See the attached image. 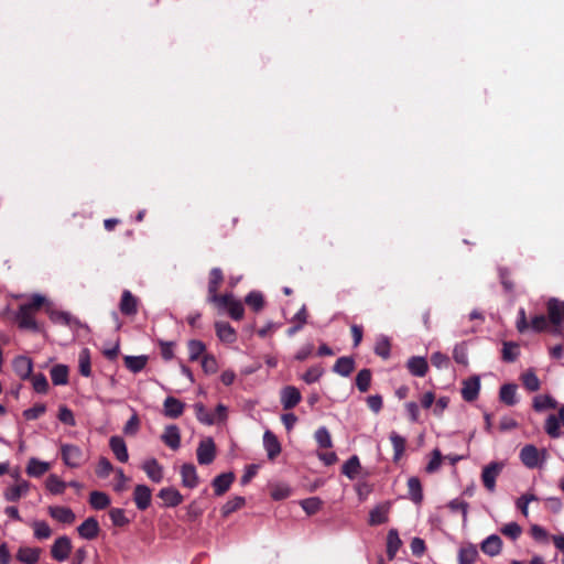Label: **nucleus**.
Segmentation results:
<instances>
[{
    "instance_id": "obj_7",
    "label": "nucleus",
    "mask_w": 564,
    "mask_h": 564,
    "mask_svg": "<svg viewBox=\"0 0 564 564\" xmlns=\"http://www.w3.org/2000/svg\"><path fill=\"white\" fill-rule=\"evenodd\" d=\"M224 297L228 299L224 302H216L219 308L228 310L231 318L239 321L243 317V306L240 301L236 300L232 294H225Z\"/></svg>"
},
{
    "instance_id": "obj_36",
    "label": "nucleus",
    "mask_w": 564,
    "mask_h": 564,
    "mask_svg": "<svg viewBox=\"0 0 564 564\" xmlns=\"http://www.w3.org/2000/svg\"><path fill=\"white\" fill-rule=\"evenodd\" d=\"M500 400L507 405H514L517 403V386L503 384L500 388Z\"/></svg>"
},
{
    "instance_id": "obj_64",
    "label": "nucleus",
    "mask_w": 564,
    "mask_h": 564,
    "mask_svg": "<svg viewBox=\"0 0 564 564\" xmlns=\"http://www.w3.org/2000/svg\"><path fill=\"white\" fill-rule=\"evenodd\" d=\"M519 355L518 346L513 343H505L502 348V358L506 361H513Z\"/></svg>"
},
{
    "instance_id": "obj_25",
    "label": "nucleus",
    "mask_w": 564,
    "mask_h": 564,
    "mask_svg": "<svg viewBox=\"0 0 564 564\" xmlns=\"http://www.w3.org/2000/svg\"><path fill=\"white\" fill-rule=\"evenodd\" d=\"M162 441L172 449H177L181 445V434L176 425H169L165 427L162 435Z\"/></svg>"
},
{
    "instance_id": "obj_52",
    "label": "nucleus",
    "mask_w": 564,
    "mask_h": 564,
    "mask_svg": "<svg viewBox=\"0 0 564 564\" xmlns=\"http://www.w3.org/2000/svg\"><path fill=\"white\" fill-rule=\"evenodd\" d=\"M522 382L523 386L531 392L538 391L540 389V380L532 371H528L522 375Z\"/></svg>"
},
{
    "instance_id": "obj_57",
    "label": "nucleus",
    "mask_w": 564,
    "mask_h": 564,
    "mask_svg": "<svg viewBox=\"0 0 564 564\" xmlns=\"http://www.w3.org/2000/svg\"><path fill=\"white\" fill-rule=\"evenodd\" d=\"M530 534L536 542L540 543H547L550 538L547 531L539 524H532L530 527Z\"/></svg>"
},
{
    "instance_id": "obj_26",
    "label": "nucleus",
    "mask_w": 564,
    "mask_h": 564,
    "mask_svg": "<svg viewBox=\"0 0 564 564\" xmlns=\"http://www.w3.org/2000/svg\"><path fill=\"white\" fill-rule=\"evenodd\" d=\"M234 479H235V475L232 473H224V474L218 475L213 480V487H214L215 494L217 496L224 495L230 488Z\"/></svg>"
},
{
    "instance_id": "obj_9",
    "label": "nucleus",
    "mask_w": 564,
    "mask_h": 564,
    "mask_svg": "<svg viewBox=\"0 0 564 564\" xmlns=\"http://www.w3.org/2000/svg\"><path fill=\"white\" fill-rule=\"evenodd\" d=\"M301 399L300 390L293 386H286L281 390V403L284 410L293 409Z\"/></svg>"
},
{
    "instance_id": "obj_14",
    "label": "nucleus",
    "mask_w": 564,
    "mask_h": 564,
    "mask_svg": "<svg viewBox=\"0 0 564 564\" xmlns=\"http://www.w3.org/2000/svg\"><path fill=\"white\" fill-rule=\"evenodd\" d=\"M48 513L61 523L70 524L75 521V513L67 507L51 506L48 507Z\"/></svg>"
},
{
    "instance_id": "obj_41",
    "label": "nucleus",
    "mask_w": 564,
    "mask_h": 564,
    "mask_svg": "<svg viewBox=\"0 0 564 564\" xmlns=\"http://www.w3.org/2000/svg\"><path fill=\"white\" fill-rule=\"evenodd\" d=\"M390 441L394 451L393 459L397 462L405 451V438L395 432L390 434Z\"/></svg>"
},
{
    "instance_id": "obj_59",
    "label": "nucleus",
    "mask_w": 564,
    "mask_h": 564,
    "mask_svg": "<svg viewBox=\"0 0 564 564\" xmlns=\"http://www.w3.org/2000/svg\"><path fill=\"white\" fill-rule=\"evenodd\" d=\"M375 351L378 356H381L383 358H388L390 355V343L388 337L380 336L377 339Z\"/></svg>"
},
{
    "instance_id": "obj_22",
    "label": "nucleus",
    "mask_w": 564,
    "mask_h": 564,
    "mask_svg": "<svg viewBox=\"0 0 564 564\" xmlns=\"http://www.w3.org/2000/svg\"><path fill=\"white\" fill-rule=\"evenodd\" d=\"M109 446L115 454L116 458L121 462L126 463L129 459V454L127 449V445L124 441L119 436H112L109 440Z\"/></svg>"
},
{
    "instance_id": "obj_60",
    "label": "nucleus",
    "mask_w": 564,
    "mask_h": 564,
    "mask_svg": "<svg viewBox=\"0 0 564 564\" xmlns=\"http://www.w3.org/2000/svg\"><path fill=\"white\" fill-rule=\"evenodd\" d=\"M453 358L457 364L466 366L468 364L467 348L465 344H458L454 347Z\"/></svg>"
},
{
    "instance_id": "obj_39",
    "label": "nucleus",
    "mask_w": 564,
    "mask_h": 564,
    "mask_svg": "<svg viewBox=\"0 0 564 564\" xmlns=\"http://www.w3.org/2000/svg\"><path fill=\"white\" fill-rule=\"evenodd\" d=\"M408 489L411 499L419 503L423 499L421 481L417 477H410L408 480Z\"/></svg>"
},
{
    "instance_id": "obj_63",
    "label": "nucleus",
    "mask_w": 564,
    "mask_h": 564,
    "mask_svg": "<svg viewBox=\"0 0 564 564\" xmlns=\"http://www.w3.org/2000/svg\"><path fill=\"white\" fill-rule=\"evenodd\" d=\"M246 303L251 306L254 311H259L263 306V296L259 292H250L246 296Z\"/></svg>"
},
{
    "instance_id": "obj_19",
    "label": "nucleus",
    "mask_w": 564,
    "mask_h": 564,
    "mask_svg": "<svg viewBox=\"0 0 564 564\" xmlns=\"http://www.w3.org/2000/svg\"><path fill=\"white\" fill-rule=\"evenodd\" d=\"M78 533L82 538L86 540H93L95 539L99 533V524L98 521L90 517L87 518L79 527H78Z\"/></svg>"
},
{
    "instance_id": "obj_3",
    "label": "nucleus",
    "mask_w": 564,
    "mask_h": 564,
    "mask_svg": "<svg viewBox=\"0 0 564 564\" xmlns=\"http://www.w3.org/2000/svg\"><path fill=\"white\" fill-rule=\"evenodd\" d=\"M61 455L65 465L70 468L79 467L84 458L83 451L73 444H62Z\"/></svg>"
},
{
    "instance_id": "obj_20",
    "label": "nucleus",
    "mask_w": 564,
    "mask_h": 564,
    "mask_svg": "<svg viewBox=\"0 0 564 564\" xmlns=\"http://www.w3.org/2000/svg\"><path fill=\"white\" fill-rule=\"evenodd\" d=\"M12 366L13 370L21 379H28L33 368L31 359L25 356L14 358Z\"/></svg>"
},
{
    "instance_id": "obj_38",
    "label": "nucleus",
    "mask_w": 564,
    "mask_h": 564,
    "mask_svg": "<svg viewBox=\"0 0 564 564\" xmlns=\"http://www.w3.org/2000/svg\"><path fill=\"white\" fill-rule=\"evenodd\" d=\"M147 361V356H127L124 358L126 367L134 373L141 371L145 367Z\"/></svg>"
},
{
    "instance_id": "obj_46",
    "label": "nucleus",
    "mask_w": 564,
    "mask_h": 564,
    "mask_svg": "<svg viewBox=\"0 0 564 564\" xmlns=\"http://www.w3.org/2000/svg\"><path fill=\"white\" fill-rule=\"evenodd\" d=\"M33 533L37 540H45L52 535V530L45 521H33L32 522Z\"/></svg>"
},
{
    "instance_id": "obj_33",
    "label": "nucleus",
    "mask_w": 564,
    "mask_h": 564,
    "mask_svg": "<svg viewBox=\"0 0 564 564\" xmlns=\"http://www.w3.org/2000/svg\"><path fill=\"white\" fill-rule=\"evenodd\" d=\"M120 311L126 315H132L137 313V300L130 291H124L122 293Z\"/></svg>"
},
{
    "instance_id": "obj_53",
    "label": "nucleus",
    "mask_w": 564,
    "mask_h": 564,
    "mask_svg": "<svg viewBox=\"0 0 564 564\" xmlns=\"http://www.w3.org/2000/svg\"><path fill=\"white\" fill-rule=\"evenodd\" d=\"M291 495V488L286 484H274L271 489V497L274 500H283Z\"/></svg>"
},
{
    "instance_id": "obj_45",
    "label": "nucleus",
    "mask_w": 564,
    "mask_h": 564,
    "mask_svg": "<svg viewBox=\"0 0 564 564\" xmlns=\"http://www.w3.org/2000/svg\"><path fill=\"white\" fill-rule=\"evenodd\" d=\"M194 410L196 417L200 423L205 425H213L216 423L215 416L206 410L203 403L194 404Z\"/></svg>"
},
{
    "instance_id": "obj_18",
    "label": "nucleus",
    "mask_w": 564,
    "mask_h": 564,
    "mask_svg": "<svg viewBox=\"0 0 564 564\" xmlns=\"http://www.w3.org/2000/svg\"><path fill=\"white\" fill-rule=\"evenodd\" d=\"M263 446L270 459H274L281 453L280 442L270 431H265L263 434Z\"/></svg>"
},
{
    "instance_id": "obj_58",
    "label": "nucleus",
    "mask_w": 564,
    "mask_h": 564,
    "mask_svg": "<svg viewBox=\"0 0 564 564\" xmlns=\"http://www.w3.org/2000/svg\"><path fill=\"white\" fill-rule=\"evenodd\" d=\"M113 470V467L108 458L100 457L97 464L96 474L100 478H106Z\"/></svg>"
},
{
    "instance_id": "obj_2",
    "label": "nucleus",
    "mask_w": 564,
    "mask_h": 564,
    "mask_svg": "<svg viewBox=\"0 0 564 564\" xmlns=\"http://www.w3.org/2000/svg\"><path fill=\"white\" fill-rule=\"evenodd\" d=\"M503 468V463L492 462L482 468L481 480L489 492L496 490V480Z\"/></svg>"
},
{
    "instance_id": "obj_34",
    "label": "nucleus",
    "mask_w": 564,
    "mask_h": 564,
    "mask_svg": "<svg viewBox=\"0 0 564 564\" xmlns=\"http://www.w3.org/2000/svg\"><path fill=\"white\" fill-rule=\"evenodd\" d=\"M46 489L53 495H61L65 491L67 482L63 481L58 476L51 474L45 482Z\"/></svg>"
},
{
    "instance_id": "obj_11",
    "label": "nucleus",
    "mask_w": 564,
    "mask_h": 564,
    "mask_svg": "<svg viewBox=\"0 0 564 564\" xmlns=\"http://www.w3.org/2000/svg\"><path fill=\"white\" fill-rule=\"evenodd\" d=\"M17 319L21 328L32 330L39 329L37 323L34 319L32 311H30V305H21L19 307Z\"/></svg>"
},
{
    "instance_id": "obj_5",
    "label": "nucleus",
    "mask_w": 564,
    "mask_h": 564,
    "mask_svg": "<svg viewBox=\"0 0 564 564\" xmlns=\"http://www.w3.org/2000/svg\"><path fill=\"white\" fill-rule=\"evenodd\" d=\"M70 551L72 542L66 535L57 538L51 547L52 557L58 562L67 560Z\"/></svg>"
},
{
    "instance_id": "obj_50",
    "label": "nucleus",
    "mask_w": 564,
    "mask_h": 564,
    "mask_svg": "<svg viewBox=\"0 0 564 564\" xmlns=\"http://www.w3.org/2000/svg\"><path fill=\"white\" fill-rule=\"evenodd\" d=\"M243 505H245V498L237 496V497L228 500L221 507V513L224 517H227L230 513L235 512L236 510L240 509Z\"/></svg>"
},
{
    "instance_id": "obj_24",
    "label": "nucleus",
    "mask_w": 564,
    "mask_h": 564,
    "mask_svg": "<svg viewBox=\"0 0 564 564\" xmlns=\"http://www.w3.org/2000/svg\"><path fill=\"white\" fill-rule=\"evenodd\" d=\"M41 555V549L23 546L18 550L17 558L23 564H35L37 563Z\"/></svg>"
},
{
    "instance_id": "obj_16",
    "label": "nucleus",
    "mask_w": 564,
    "mask_h": 564,
    "mask_svg": "<svg viewBox=\"0 0 564 564\" xmlns=\"http://www.w3.org/2000/svg\"><path fill=\"white\" fill-rule=\"evenodd\" d=\"M142 469L154 482H161L163 479V467L159 464V462L155 458L147 459L142 464Z\"/></svg>"
},
{
    "instance_id": "obj_48",
    "label": "nucleus",
    "mask_w": 564,
    "mask_h": 564,
    "mask_svg": "<svg viewBox=\"0 0 564 564\" xmlns=\"http://www.w3.org/2000/svg\"><path fill=\"white\" fill-rule=\"evenodd\" d=\"M314 437L319 447L330 448L333 446L330 434L325 426L317 429Z\"/></svg>"
},
{
    "instance_id": "obj_10",
    "label": "nucleus",
    "mask_w": 564,
    "mask_h": 564,
    "mask_svg": "<svg viewBox=\"0 0 564 564\" xmlns=\"http://www.w3.org/2000/svg\"><path fill=\"white\" fill-rule=\"evenodd\" d=\"M480 390L479 377L474 376L467 380H464L462 388V397L465 401L471 402L478 398Z\"/></svg>"
},
{
    "instance_id": "obj_61",
    "label": "nucleus",
    "mask_w": 564,
    "mask_h": 564,
    "mask_svg": "<svg viewBox=\"0 0 564 564\" xmlns=\"http://www.w3.org/2000/svg\"><path fill=\"white\" fill-rule=\"evenodd\" d=\"M324 370L322 367L314 366L311 367L303 376L302 379L306 383H314L319 380V378L323 376Z\"/></svg>"
},
{
    "instance_id": "obj_49",
    "label": "nucleus",
    "mask_w": 564,
    "mask_h": 564,
    "mask_svg": "<svg viewBox=\"0 0 564 564\" xmlns=\"http://www.w3.org/2000/svg\"><path fill=\"white\" fill-rule=\"evenodd\" d=\"M560 426L561 422L553 414L549 415L547 419L545 420V432L553 438L560 437Z\"/></svg>"
},
{
    "instance_id": "obj_62",
    "label": "nucleus",
    "mask_w": 564,
    "mask_h": 564,
    "mask_svg": "<svg viewBox=\"0 0 564 564\" xmlns=\"http://www.w3.org/2000/svg\"><path fill=\"white\" fill-rule=\"evenodd\" d=\"M441 464H442V453L440 449L435 448L432 452V457H431L429 464L426 465L425 469L429 474L435 473L440 469Z\"/></svg>"
},
{
    "instance_id": "obj_4",
    "label": "nucleus",
    "mask_w": 564,
    "mask_h": 564,
    "mask_svg": "<svg viewBox=\"0 0 564 564\" xmlns=\"http://www.w3.org/2000/svg\"><path fill=\"white\" fill-rule=\"evenodd\" d=\"M197 460L200 465H209L216 456V445L212 437L204 438L197 447Z\"/></svg>"
},
{
    "instance_id": "obj_29",
    "label": "nucleus",
    "mask_w": 564,
    "mask_h": 564,
    "mask_svg": "<svg viewBox=\"0 0 564 564\" xmlns=\"http://www.w3.org/2000/svg\"><path fill=\"white\" fill-rule=\"evenodd\" d=\"M215 328L216 334L221 341L231 344L236 340V332L228 323L217 322L215 324Z\"/></svg>"
},
{
    "instance_id": "obj_8",
    "label": "nucleus",
    "mask_w": 564,
    "mask_h": 564,
    "mask_svg": "<svg viewBox=\"0 0 564 564\" xmlns=\"http://www.w3.org/2000/svg\"><path fill=\"white\" fill-rule=\"evenodd\" d=\"M221 281H223L221 270L218 268H214L210 271V278H209V283H208V300L214 304L216 302H224L225 300H227L226 297H224V295L217 294V290H218V286L220 285Z\"/></svg>"
},
{
    "instance_id": "obj_23",
    "label": "nucleus",
    "mask_w": 564,
    "mask_h": 564,
    "mask_svg": "<svg viewBox=\"0 0 564 564\" xmlns=\"http://www.w3.org/2000/svg\"><path fill=\"white\" fill-rule=\"evenodd\" d=\"M182 484L187 488H195L198 485V475L192 464H184L181 468Z\"/></svg>"
},
{
    "instance_id": "obj_35",
    "label": "nucleus",
    "mask_w": 564,
    "mask_h": 564,
    "mask_svg": "<svg viewBox=\"0 0 564 564\" xmlns=\"http://www.w3.org/2000/svg\"><path fill=\"white\" fill-rule=\"evenodd\" d=\"M556 406V400L547 394H540L533 399V408L538 412H542L546 409H555Z\"/></svg>"
},
{
    "instance_id": "obj_37",
    "label": "nucleus",
    "mask_w": 564,
    "mask_h": 564,
    "mask_svg": "<svg viewBox=\"0 0 564 564\" xmlns=\"http://www.w3.org/2000/svg\"><path fill=\"white\" fill-rule=\"evenodd\" d=\"M388 521V507L378 506L370 511L369 523L371 525L382 524Z\"/></svg>"
},
{
    "instance_id": "obj_44",
    "label": "nucleus",
    "mask_w": 564,
    "mask_h": 564,
    "mask_svg": "<svg viewBox=\"0 0 564 564\" xmlns=\"http://www.w3.org/2000/svg\"><path fill=\"white\" fill-rule=\"evenodd\" d=\"M478 557V551L474 545L462 547L458 553L459 564H473Z\"/></svg>"
},
{
    "instance_id": "obj_13",
    "label": "nucleus",
    "mask_w": 564,
    "mask_h": 564,
    "mask_svg": "<svg viewBox=\"0 0 564 564\" xmlns=\"http://www.w3.org/2000/svg\"><path fill=\"white\" fill-rule=\"evenodd\" d=\"M152 492L145 485H137L133 492V500L140 510H145L151 503Z\"/></svg>"
},
{
    "instance_id": "obj_1",
    "label": "nucleus",
    "mask_w": 564,
    "mask_h": 564,
    "mask_svg": "<svg viewBox=\"0 0 564 564\" xmlns=\"http://www.w3.org/2000/svg\"><path fill=\"white\" fill-rule=\"evenodd\" d=\"M522 464L530 469L542 468L547 460L546 449H539L532 444L524 445L519 454Z\"/></svg>"
},
{
    "instance_id": "obj_43",
    "label": "nucleus",
    "mask_w": 564,
    "mask_h": 564,
    "mask_svg": "<svg viewBox=\"0 0 564 564\" xmlns=\"http://www.w3.org/2000/svg\"><path fill=\"white\" fill-rule=\"evenodd\" d=\"M401 545V540L399 538L398 531L392 529L388 533L387 538V553L390 558L394 557Z\"/></svg>"
},
{
    "instance_id": "obj_30",
    "label": "nucleus",
    "mask_w": 564,
    "mask_h": 564,
    "mask_svg": "<svg viewBox=\"0 0 564 564\" xmlns=\"http://www.w3.org/2000/svg\"><path fill=\"white\" fill-rule=\"evenodd\" d=\"M355 369V361L351 357H340L334 365V372L343 377H348Z\"/></svg>"
},
{
    "instance_id": "obj_27",
    "label": "nucleus",
    "mask_w": 564,
    "mask_h": 564,
    "mask_svg": "<svg viewBox=\"0 0 564 564\" xmlns=\"http://www.w3.org/2000/svg\"><path fill=\"white\" fill-rule=\"evenodd\" d=\"M45 311L51 321L56 324L70 325L72 323H76V319L69 313L57 311L51 304L46 305Z\"/></svg>"
},
{
    "instance_id": "obj_6",
    "label": "nucleus",
    "mask_w": 564,
    "mask_h": 564,
    "mask_svg": "<svg viewBox=\"0 0 564 564\" xmlns=\"http://www.w3.org/2000/svg\"><path fill=\"white\" fill-rule=\"evenodd\" d=\"M30 490V482L24 479H18L13 485L6 488L3 497L7 501H18L26 496Z\"/></svg>"
},
{
    "instance_id": "obj_54",
    "label": "nucleus",
    "mask_w": 564,
    "mask_h": 564,
    "mask_svg": "<svg viewBox=\"0 0 564 564\" xmlns=\"http://www.w3.org/2000/svg\"><path fill=\"white\" fill-rule=\"evenodd\" d=\"M301 506L307 514H314L321 509L322 501L317 497H311L302 500Z\"/></svg>"
},
{
    "instance_id": "obj_55",
    "label": "nucleus",
    "mask_w": 564,
    "mask_h": 564,
    "mask_svg": "<svg viewBox=\"0 0 564 564\" xmlns=\"http://www.w3.org/2000/svg\"><path fill=\"white\" fill-rule=\"evenodd\" d=\"M206 346L200 340H191L188 343L189 360H197L200 355L205 351Z\"/></svg>"
},
{
    "instance_id": "obj_12",
    "label": "nucleus",
    "mask_w": 564,
    "mask_h": 564,
    "mask_svg": "<svg viewBox=\"0 0 564 564\" xmlns=\"http://www.w3.org/2000/svg\"><path fill=\"white\" fill-rule=\"evenodd\" d=\"M547 313L552 324L562 325L564 323V302L551 299L547 303Z\"/></svg>"
},
{
    "instance_id": "obj_40",
    "label": "nucleus",
    "mask_w": 564,
    "mask_h": 564,
    "mask_svg": "<svg viewBox=\"0 0 564 564\" xmlns=\"http://www.w3.org/2000/svg\"><path fill=\"white\" fill-rule=\"evenodd\" d=\"M89 503L94 509L102 510L110 505V499L102 491H93L90 494Z\"/></svg>"
},
{
    "instance_id": "obj_15",
    "label": "nucleus",
    "mask_w": 564,
    "mask_h": 564,
    "mask_svg": "<svg viewBox=\"0 0 564 564\" xmlns=\"http://www.w3.org/2000/svg\"><path fill=\"white\" fill-rule=\"evenodd\" d=\"M184 403L174 397H167L163 403V413L165 416L176 419L183 414Z\"/></svg>"
},
{
    "instance_id": "obj_42",
    "label": "nucleus",
    "mask_w": 564,
    "mask_h": 564,
    "mask_svg": "<svg viewBox=\"0 0 564 564\" xmlns=\"http://www.w3.org/2000/svg\"><path fill=\"white\" fill-rule=\"evenodd\" d=\"M360 469L359 458L354 455L343 466L341 473L349 479H355Z\"/></svg>"
},
{
    "instance_id": "obj_31",
    "label": "nucleus",
    "mask_w": 564,
    "mask_h": 564,
    "mask_svg": "<svg viewBox=\"0 0 564 564\" xmlns=\"http://www.w3.org/2000/svg\"><path fill=\"white\" fill-rule=\"evenodd\" d=\"M50 467L51 466L47 462H43L33 457L28 463L26 473L32 477H40L45 474Z\"/></svg>"
},
{
    "instance_id": "obj_21",
    "label": "nucleus",
    "mask_w": 564,
    "mask_h": 564,
    "mask_svg": "<svg viewBox=\"0 0 564 564\" xmlns=\"http://www.w3.org/2000/svg\"><path fill=\"white\" fill-rule=\"evenodd\" d=\"M159 497L166 507H176L183 501V496L173 487L162 488L159 492Z\"/></svg>"
},
{
    "instance_id": "obj_32",
    "label": "nucleus",
    "mask_w": 564,
    "mask_h": 564,
    "mask_svg": "<svg viewBox=\"0 0 564 564\" xmlns=\"http://www.w3.org/2000/svg\"><path fill=\"white\" fill-rule=\"evenodd\" d=\"M51 379L55 386H64L68 382V368L65 365H56L51 369Z\"/></svg>"
},
{
    "instance_id": "obj_56",
    "label": "nucleus",
    "mask_w": 564,
    "mask_h": 564,
    "mask_svg": "<svg viewBox=\"0 0 564 564\" xmlns=\"http://www.w3.org/2000/svg\"><path fill=\"white\" fill-rule=\"evenodd\" d=\"M500 532L512 540H517L522 533V528L517 522H509L500 529Z\"/></svg>"
},
{
    "instance_id": "obj_17",
    "label": "nucleus",
    "mask_w": 564,
    "mask_h": 564,
    "mask_svg": "<svg viewBox=\"0 0 564 564\" xmlns=\"http://www.w3.org/2000/svg\"><path fill=\"white\" fill-rule=\"evenodd\" d=\"M480 549L489 556H497L501 552L502 540L499 535L491 534L482 541Z\"/></svg>"
},
{
    "instance_id": "obj_47",
    "label": "nucleus",
    "mask_w": 564,
    "mask_h": 564,
    "mask_svg": "<svg viewBox=\"0 0 564 564\" xmlns=\"http://www.w3.org/2000/svg\"><path fill=\"white\" fill-rule=\"evenodd\" d=\"M78 362H79V372H80V375L84 376V377H89L90 373H91V369H90V354H89V350L87 348H84L79 352Z\"/></svg>"
},
{
    "instance_id": "obj_28",
    "label": "nucleus",
    "mask_w": 564,
    "mask_h": 564,
    "mask_svg": "<svg viewBox=\"0 0 564 564\" xmlns=\"http://www.w3.org/2000/svg\"><path fill=\"white\" fill-rule=\"evenodd\" d=\"M409 371L416 377H424L427 372L429 365L424 357H411L408 360Z\"/></svg>"
},
{
    "instance_id": "obj_51",
    "label": "nucleus",
    "mask_w": 564,
    "mask_h": 564,
    "mask_svg": "<svg viewBox=\"0 0 564 564\" xmlns=\"http://www.w3.org/2000/svg\"><path fill=\"white\" fill-rule=\"evenodd\" d=\"M371 382V372L369 369H362L356 377V386L361 392H366Z\"/></svg>"
}]
</instances>
